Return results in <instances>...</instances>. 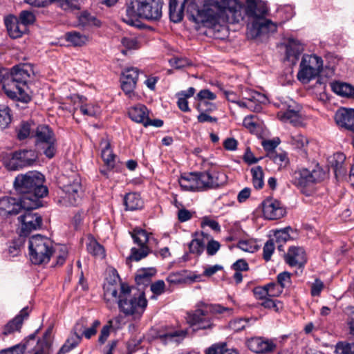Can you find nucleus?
<instances>
[{
  "instance_id": "nucleus-13",
  "label": "nucleus",
  "mask_w": 354,
  "mask_h": 354,
  "mask_svg": "<svg viewBox=\"0 0 354 354\" xmlns=\"http://www.w3.org/2000/svg\"><path fill=\"white\" fill-rule=\"evenodd\" d=\"M32 209H23L21 214L17 218L18 222L21 225V236H26L32 230H37L41 227V216L37 213H32Z\"/></svg>"
},
{
  "instance_id": "nucleus-47",
  "label": "nucleus",
  "mask_w": 354,
  "mask_h": 354,
  "mask_svg": "<svg viewBox=\"0 0 354 354\" xmlns=\"http://www.w3.org/2000/svg\"><path fill=\"white\" fill-rule=\"evenodd\" d=\"M336 354H354V342H339L335 346Z\"/></svg>"
},
{
  "instance_id": "nucleus-50",
  "label": "nucleus",
  "mask_w": 354,
  "mask_h": 354,
  "mask_svg": "<svg viewBox=\"0 0 354 354\" xmlns=\"http://www.w3.org/2000/svg\"><path fill=\"white\" fill-rule=\"evenodd\" d=\"M169 62L172 67L176 69H180L192 64V62L188 59L182 57H174L169 59Z\"/></svg>"
},
{
  "instance_id": "nucleus-59",
  "label": "nucleus",
  "mask_w": 354,
  "mask_h": 354,
  "mask_svg": "<svg viewBox=\"0 0 354 354\" xmlns=\"http://www.w3.org/2000/svg\"><path fill=\"white\" fill-rule=\"evenodd\" d=\"M121 43L127 50L138 49L139 48V44L135 37H124L122 39Z\"/></svg>"
},
{
  "instance_id": "nucleus-40",
  "label": "nucleus",
  "mask_w": 354,
  "mask_h": 354,
  "mask_svg": "<svg viewBox=\"0 0 354 354\" xmlns=\"http://www.w3.org/2000/svg\"><path fill=\"white\" fill-rule=\"evenodd\" d=\"M66 39L75 46H81L87 41V37L76 31L69 32L66 35Z\"/></svg>"
},
{
  "instance_id": "nucleus-21",
  "label": "nucleus",
  "mask_w": 354,
  "mask_h": 354,
  "mask_svg": "<svg viewBox=\"0 0 354 354\" xmlns=\"http://www.w3.org/2000/svg\"><path fill=\"white\" fill-rule=\"evenodd\" d=\"M303 50V45L299 41L294 38L288 39L286 44V59L287 61L295 64Z\"/></svg>"
},
{
  "instance_id": "nucleus-12",
  "label": "nucleus",
  "mask_w": 354,
  "mask_h": 354,
  "mask_svg": "<svg viewBox=\"0 0 354 354\" xmlns=\"http://www.w3.org/2000/svg\"><path fill=\"white\" fill-rule=\"evenodd\" d=\"M284 102L277 113L278 118L294 126L299 125L301 123V106L290 98H287Z\"/></svg>"
},
{
  "instance_id": "nucleus-29",
  "label": "nucleus",
  "mask_w": 354,
  "mask_h": 354,
  "mask_svg": "<svg viewBox=\"0 0 354 354\" xmlns=\"http://www.w3.org/2000/svg\"><path fill=\"white\" fill-rule=\"evenodd\" d=\"M187 335V331L184 330H170L164 333L159 334V338L165 343L179 342Z\"/></svg>"
},
{
  "instance_id": "nucleus-8",
  "label": "nucleus",
  "mask_w": 354,
  "mask_h": 354,
  "mask_svg": "<svg viewBox=\"0 0 354 354\" xmlns=\"http://www.w3.org/2000/svg\"><path fill=\"white\" fill-rule=\"evenodd\" d=\"M28 248L30 259L32 263L37 265L48 263L55 252L53 241L39 234L30 238Z\"/></svg>"
},
{
  "instance_id": "nucleus-37",
  "label": "nucleus",
  "mask_w": 354,
  "mask_h": 354,
  "mask_svg": "<svg viewBox=\"0 0 354 354\" xmlns=\"http://www.w3.org/2000/svg\"><path fill=\"white\" fill-rule=\"evenodd\" d=\"M88 252L92 255L103 259L105 257V251L102 245L97 243L93 238H90L86 244Z\"/></svg>"
},
{
  "instance_id": "nucleus-18",
  "label": "nucleus",
  "mask_w": 354,
  "mask_h": 354,
  "mask_svg": "<svg viewBox=\"0 0 354 354\" xmlns=\"http://www.w3.org/2000/svg\"><path fill=\"white\" fill-rule=\"evenodd\" d=\"M284 259L286 263L291 267L301 268L306 263V252L301 247H290Z\"/></svg>"
},
{
  "instance_id": "nucleus-9",
  "label": "nucleus",
  "mask_w": 354,
  "mask_h": 354,
  "mask_svg": "<svg viewBox=\"0 0 354 354\" xmlns=\"http://www.w3.org/2000/svg\"><path fill=\"white\" fill-rule=\"evenodd\" d=\"M32 137L36 138L38 151L50 159L55 156L57 151V140L53 131L48 126H38Z\"/></svg>"
},
{
  "instance_id": "nucleus-28",
  "label": "nucleus",
  "mask_w": 354,
  "mask_h": 354,
  "mask_svg": "<svg viewBox=\"0 0 354 354\" xmlns=\"http://www.w3.org/2000/svg\"><path fill=\"white\" fill-rule=\"evenodd\" d=\"M209 176L210 188H216L224 185L227 181V176L222 171L215 169H210L206 171Z\"/></svg>"
},
{
  "instance_id": "nucleus-42",
  "label": "nucleus",
  "mask_w": 354,
  "mask_h": 354,
  "mask_svg": "<svg viewBox=\"0 0 354 354\" xmlns=\"http://www.w3.org/2000/svg\"><path fill=\"white\" fill-rule=\"evenodd\" d=\"M260 305L265 308L272 310L277 313L281 312L283 309V304L278 299L268 298L261 301Z\"/></svg>"
},
{
  "instance_id": "nucleus-10",
  "label": "nucleus",
  "mask_w": 354,
  "mask_h": 354,
  "mask_svg": "<svg viewBox=\"0 0 354 354\" xmlns=\"http://www.w3.org/2000/svg\"><path fill=\"white\" fill-rule=\"evenodd\" d=\"M36 151L23 149L14 152L11 158L4 160V165L8 170H18L32 165L37 160Z\"/></svg>"
},
{
  "instance_id": "nucleus-58",
  "label": "nucleus",
  "mask_w": 354,
  "mask_h": 354,
  "mask_svg": "<svg viewBox=\"0 0 354 354\" xmlns=\"http://www.w3.org/2000/svg\"><path fill=\"white\" fill-rule=\"evenodd\" d=\"M216 98V94L209 89H202L196 95V99L201 102H207V100H214Z\"/></svg>"
},
{
  "instance_id": "nucleus-17",
  "label": "nucleus",
  "mask_w": 354,
  "mask_h": 354,
  "mask_svg": "<svg viewBox=\"0 0 354 354\" xmlns=\"http://www.w3.org/2000/svg\"><path fill=\"white\" fill-rule=\"evenodd\" d=\"M262 207L263 216L268 220L279 219L286 214L280 202L272 198H268L263 201Z\"/></svg>"
},
{
  "instance_id": "nucleus-62",
  "label": "nucleus",
  "mask_w": 354,
  "mask_h": 354,
  "mask_svg": "<svg viewBox=\"0 0 354 354\" xmlns=\"http://www.w3.org/2000/svg\"><path fill=\"white\" fill-rule=\"evenodd\" d=\"M11 122V117L9 114V109L5 108L0 110V127L6 128Z\"/></svg>"
},
{
  "instance_id": "nucleus-5",
  "label": "nucleus",
  "mask_w": 354,
  "mask_h": 354,
  "mask_svg": "<svg viewBox=\"0 0 354 354\" xmlns=\"http://www.w3.org/2000/svg\"><path fill=\"white\" fill-rule=\"evenodd\" d=\"M162 0H129L122 20L132 26H137V17L149 21L159 20L162 17Z\"/></svg>"
},
{
  "instance_id": "nucleus-27",
  "label": "nucleus",
  "mask_w": 354,
  "mask_h": 354,
  "mask_svg": "<svg viewBox=\"0 0 354 354\" xmlns=\"http://www.w3.org/2000/svg\"><path fill=\"white\" fill-rule=\"evenodd\" d=\"M178 183L185 191L199 192L196 173H190L180 176Z\"/></svg>"
},
{
  "instance_id": "nucleus-49",
  "label": "nucleus",
  "mask_w": 354,
  "mask_h": 354,
  "mask_svg": "<svg viewBox=\"0 0 354 354\" xmlns=\"http://www.w3.org/2000/svg\"><path fill=\"white\" fill-rule=\"evenodd\" d=\"M199 191L207 190L210 188L209 176L206 171L196 173Z\"/></svg>"
},
{
  "instance_id": "nucleus-43",
  "label": "nucleus",
  "mask_w": 354,
  "mask_h": 354,
  "mask_svg": "<svg viewBox=\"0 0 354 354\" xmlns=\"http://www.w3.org/2000/svg\"><path fill=\"white\" fill-rule=\"evenodd\" d=\"M289 142L297 149H302L308 145V140L301 133H295L290 135Z\"/></svg>"
},
{
  "instance_id": "nucleus-23",
  "label": "nucleus",
  "mask_w": 354,
  "mask_h": 354,
  "mask_svg": "<svg viewBox=\"0 0 354 354\" xmlns=\"http://www.w3.org/2000/svg\"><path fill=\"white\" fill-rule=\"evenodd\" d=\"M299 68L321 73L323 68V60L315 54H305L301 58Z\"/></svg>"
},
{
  "instance_id": "nucleus-46",
  "label": "nucleus",
  "mask_w": 354,
  "mask_h": 354,
  "mask_svg": "<svg viewBox=\"0 0 354 354\" xmlns=\"http://www.w3.org/2000/svg\"><path fill=\"white\" fill-rule=\"evenodd\" d=\"M32 123L22 122L17 132V137L19 140L27 138L29 136L34 134V130L31 127Z\"/></svg>"
},
{
  "instance_id": "nucleus-36",
  "label": "nucleus",
  "mask_w": 354,
  "mask_h": 354,
  "mask_svg": "<svg viewBox=\"0 0 354 354\" xmlns=\"http://www.w3.org/2000/svg\"><path fill=\"white\" fill-rule=\"evenodd\" d=\"M133 242L140 247H148L147 243L149 241L148 233L142 229H134L131 232Z\"/></svg>"
},
{
  "instance_id": "nucleus-14",
  "label": "nucleus",
  "mask_w": 354,
  "mask_h": 354,
  "mask_svg": "<svg viewBox=\"0 0 354 354\" xmlns=\"http://www.w3.org/2000/svg\"><path fill=\"white\" fill-rule=\"evenodd\" d=\"M23 209L30 208L26 207L21 198L17 199L12 196H3L0 198V217L17 215Z\"/></svg>"
},
{
  "instance_id": "nucleus-63",
  "label": "nucleus",
  "mask_w": 354,
  "mask_h": 354,
  "mask_svg": "<svg viewBox=\"0 0 354 354\" xmlns=\"http://www.w3.org/2000/svg\"><path fill=\"white\" fill-rule=\"evenodd\" d=\"M280 143L279 138H274L272 140H263L262 142V145L263 147V149L268 151V153H270L271 151H275V148L279 145Z\"/></svg>"
},
{
  "instance_id": "nucleus-52",
  "label": "nucleus",
  "mask_w": 354,
  "mask_h": 354,
  "mask_svg": "<svg viewBox=\"0 0 354 354\" xmlns=\"http://www.w3.org/2000/svg\"><path fill=\"white\" fill-rule=\"evenodd\" d=\"M19 21L26 27L27 25L34 23L35 21V16L34 13L30 10H23L19 15Z\"/></svg>"
},
{
  "instance_id": "nucleus-64",
  "label": "nucleus",
  "mask_w": 354,
  "mask_h": 354,
  "mask_svg": "<svg viewBox=\"0 0 354 354\" xmlns=\"http://www.w3.org/2000/svg\"><path fill=\"white\" fill-rule=\"evenodd\" d=\"M196 108L198 111H205L209 113L216 109V106L215 104L209 102H201L197 104Z\"/></svg>"
},
{
  "instance_id": "nucleus-25",
  "label": "nucleus",
  "mask_w": 354,
  "mask_h": 354,
  "mask_svg": "<svg viewBox=\"0 0 354 354\" xmlns=\"http://www.w3.org/2000/svg\"><path fill=\"white\" fill-rule=\"evenodd\" d=\"M102 147L101 157L109 169H113L115 167V155L113 153L111 148L110 142L106 139H102L100 142Z\"/></svg>"
},
{
  "instance_id": "nucleus-57",
  "label": "nucleus",
  "mask_w": 354,
  "mask_h": 354,
  "mask_svg": "<svg viewBox=\"0 0 354 354\" xmlns=\"http://www.w3.org/2000/svg\"><path fill=\"white\" fill-rule=\"evenodd\" d=\"M274 250V243L272 239H269L265 243L263 248V259L268 261Z\"/></svg>"
},
{
  "instance_id": "nucleus-31",
  "label": "nucleus",
  "mask_w": 354,
  "mask_h": 354,
  "mask_svg": "<svg viewBox=\"0 0 354 354\" xmlns=\"http://www.w3.org/2000/svg\"><path fill=\"white\" fill-rule=\"evenodd\" d=\"M243 98L250 104H259L261 106L262 104H265L268 101L265 95L251 89H246L243 93Z\"/></svg>"
},
{
  "instance_id": "nucleus-38",
  "label": "nucleus",
  "mask_w": 354,
  "mask_h": 354,
  "mask_svg": "<svg viewBox=\"0 0 354 354\" xmlns=\"http://www.w3.org/2000/svg\"><path fill=\"white\" fill-rule=\"evenodd\" d=\"M252 183L256 189H261L263 187V171L261 166H256L251 169Z\"/></svg>"
},
{
  "instance_id": "nucleus-54",
  "label": "nucleus",
  "mask_w": 354,
  "mask_h": 354,
  "mask_svg": "<svg viewBox=\"0 0 354 354\" xmlns=\"http://www.w3.org/2000/svg\"><path fill=\"white\" fill-rule=\"evenodd\" d=\"M277 283L283 289L291 285V274L288 272H283L277 275Z\"/></svg>"
},
{
  "instance_id": "nucleus-15",
  "label": "nucleus",
  "mask_w": 354,
  "mask_h": 354,
  "mask_svg": "<svg viewBox=\"0 0 354 354\" xmlns=\"http://www.w3.org/2000/svg\"><path fill=\"white\" fill-rule=\"evenodd\" d=\"M246 345L251 351L257 354L272 353L277 348L274 340L263 337L249 338L246 341Z\"/></svg>"
},
{
  "instance_id": "nucleus-53",
  "label": "nucleus",
  "mask_w": 354,
  "mask_h": 354,
  "mask_svg": "<svg viewBox=\"0 0 354 354\" xmlns=\"http://www.w3.org/2000/svg\"><path fill=\"white\" fill-rule=\"evenodd\" d=\"M266 286L269 297H279L283 292V289L277 282H270Z\"/></svg>"
},
{
  "instance_id": "nucleus-4",
  "label": "nucleus",
  "mask_w": 354,
  "mask_h": 354,
  "mask_svg": "<svg viewBox=\"0 0 354 354\" xmlns=\"http://www.w3.org/2000/svg\"><path fill=\"white\" fill-rule=\"evenodd\" d=\"M31 74H33V71L30 65L14 66L10 76L3 81L2 85V88L7 96L22 102H28L31 97L28 93V82Z\"/></svg>"
},
{
  "instance_id": "nucleus-33",
  "label": "nucleus",
  "mask_w": 354,
  "mask_h": 354,
  "mask_svg": "<svg viewBox=\"0 0 354 354\" xmlns=\"http://www.w3.org/2000/svg\"><path fill=\"white\" fill-rule=\"evenodd\" d=\"M333 92L340 96L354 99V87L348 84L333 82Z\"/></svg>"
},
{
  "instance_id": "nucleus-19",
  "label": "nucleus",
  "mask_w": 354,
  "mask_h": 354,
  "mask_svg": "<svg viewBox=\"0 0 354 354\" xmlns=\"http://www.w3.org/2000/svg\"><path fill=\"white\" fill-rule=\"evenodd\" d=\"M138 80V70L136 68H129L122 73L121 87L126 94H131Z\"/></svg>"
},
{
  "instance_id": "nucleus-55",
  "label": "nucleus",
  "mask_w": 354,
  "mask_h": 354,
  "mask_svg": "<svg viewBox=\"0 0 354 354\" xmlns=\"http://www.w3.org/2000/svg\"><path fill=\"white\" fill-rule=\"evenodd\" d=\"M205 354H238V353L234 350L213 345L207 349Z\"/></svg>"
},
{
  "instance_id": "nucleus-22",
  "label": "nucleus",
  "mask_w": 354,
  "mask_h": 354,
  "mask_svg": "<svg viewBox=\"0 0 354 354\" xmlns=\"http://www.w3.org/2000/svg\"><path fill=\"white\" fill-rule=\"evenodd\" d=\"M5 25L10 37L17 39L21 37L27 30V27L21 24L17 18L9 16L5 19Z\"/></svg>"
},
{
  "instance_id": "nucleus-56",
  "label": "nucleus",
  "mask_w": 354,
  "mask_h": 354,
  "mask_svg": "<svg viewBox=\"0 0 354 354\" xmlns=\"http://www.w3.org/2000/svg\"><path fill=\"white\" fill-rule=\"evenodd\" d=\"M229 326L235 332H239L245 329L248 326V320L241 318L236 319L231 321Z\"/></svg>"
},
{
  "instance_id": "nucleus-7",
  "label": "nucleus",
  "mask_w": 354,
  "mask_h": 354,
  "mask_svg": "<svg viewBox=\"0 0 354 354\" xmlns=\"http://www.w3.org/2000/svg\"><path fill=\"white\" fill-rule=\"evenodd\" d=\"M232 308H225L221 305H212L201 303L194 313L189 315V322L196 327L194 330L210 328L213 326L212 314H222L225 312L231 313Z\"/></svg>"
},
{
  "instance_id": "nucleus-26",
  "label": "nucleus",
  "mask_w": 354,
  "mask_h": 354,
  "mask_svg": "<svg viewBox=\"0 0 354 354\" xmlns=\"http://www.w3.org/2000/svg\"><path fill=\"white\" fill-rule=\"evenodd\" d=\"M129 118L134 122L142 123L143 125L149 117V110L146 106L138 104L131 107L128 111Z\"/></svg>"
},
{
  "instance_id": "nucleus-30",
  "label": "nucleus",
  "mask_w": 354,
  "mask_h": 354,
  "mask_svg": "<svg viewBox=\"0 0 354 354\" xmlns=\"http://www.w3.org/2000/svg\"><path fill=\"white\" fill-rule=\"evenodd\" d=\"M124 205L126 210L133 211L142 208L143 201L138 194L129 193L124 198Z\"/></svg>"
},
{
  "instance_id": "nucleus-24",
  "label": "nucleus",
  "mask_w": 354,
  "mask_h": 354,
  "mask_svg": "<svg viewBox=\"0 0 354 354\" xmlns=\"http://www.w3.org/2000/svg\"><path fill=\"white\" fill-rule=\"evenodd\" d=\"M30 311V310L28 307L24 308L19 312V315L5 326L3 334L8 335L15 331H19L21 328L24 320L28 318Z\"/></svg>"
},
{
  "instance_id": "nucleus-1",
  "label": "nucleus",
  "mask_w": 354,
  "mask_h": 354,
  "mask_svg": "<svg viewBox=\"0 0 354 354\" xmlns=\"http://www.w3.org/2000/svg\"><path fill=\"white\" fill-rule=\"evenodd\" d=\"M189 12L196 21L209 28L226 23H239L245 15L252 17L255 19L250 30L252 37L277 30L275 24L263 19L268 9L260 0H246L245 7L236 0H197L190 6Z\"/></svg>"
},
{
  "instance_id": "nucleus-20",
  "label": "nucleus",
  "mask_w": 354,
  "mask_h": 354,
  "mask_svg": "<svg viewBox=\"0 0 354 354\" xmlns=\"http://www.w3.org/2000/svg\"><path fill=\"white\" fill-rule=\"evenodd\" d=\"M337 124L350 131H354V109L341 108L335 113Z\"/></svg>"
},
{
  "instance_id": "nucleus-34",
  "label": "nucleus",
  "mask_w": 354,
  "mask_h": 354,
  "mask_svg": "<svg viewBox=\"0 0 354 354\" xmlns=\"http://www.w3.org/2000/svg\"><path fill=\"white\" fill-rule=\"evenodd\" d=\"M267 157L278 166V169L285 168L289 163L288 154L284 151H271L267 154Z\"/></svg>"
},
{
  "instance_id": "nucleus-3",
  "label": "nucleus",
  "mask_w": 354,
  "mask_h": 354,
  "mask_svg": "<svg viewBox=\"0 0 354 354\" xmlns=\"http://www.w3.org/2000/svg\"><path fill=\"white\" fill-rule=\"evenodd\" d=\"M44 176L36 171L18 175L14 181L16 192L22 195L26 207L37 209L42 206L41 198L48 194V189L44 186Z\"/></svg>"
},
{
  "instance_id": "nucleus-48",
  "label": "nucleus",
  "mask_w": 354,
  "mask_h": 354,
  "mask_svg": "<svg viewBox=\"0 0 354 354\" xmlns=\"http://www.w3.org/2000/svg\"><path fill=\"white\" fill-rule=\"evenodd\" d=\"M80 111L84 115L95 117L100 113V108L97 105L88 104L81 105Z\"/></svg>"
},
{
  "instance_id": "nucleus-16",
  "label": "nucleus",
  "mask_w": 354,
  "mask_h": 354,
  "mask_svg": "<svg viewBox=\"0 0 354 354\" xmlns=\"http://www.w3.org/2000/svg\"><path fill=\"white\" fill-rule=\"evenodd\" d=\"M196 1L197 0H169V13L171 21L174 23L180 22L183 18L185 6L187 4V12L189 16V19L196 24L204 26L202 23L196 21L192 16L191 12H189L190 6Z\"/></svg>"
},
{
  "instance_id": "nucleus-51",
  "label": "nucleus",
  "mask_w": 354,
  "mask_h": 354,
  "mask_svg": "<svg viewBox=\"0 0 354 354\" xmlns=\"http://www.w3.org/2000/svg\"><path fill=\"white\" fill-rule=\"evenodd\" d=\"M290 231H292L290 227L275 231L274 236L276 241L279 243H286L290 238Z\"/></svg>"
},
{
  "instance_id": "nucleus-32",
  "label": "nucleus",
  "mask_w": 354,
  "mask_h": 354,
  "mask_svg": "<svg viewBox=\"0 0 354 354\" xmlns=\"http://www.w3.org/2000/svg\"><path fill=\"white\" fill-rule=\"evenodd\" d=\"M346 156L342 153H333V169L335 175L337 180L343 178L346 173V169L343 167Z\"/></svg>"
},
{
  "instance_id": "nucleus-41",
  "label": "nucleus",
  "mask_w": 354,
  "mask_h": 354,
  "mask_svg": "<svg viewBox=\"0 0 354 354\" xmlns=\"http://www.w3.org/2000/svg\"><path fill=\"white\" fill-rule=\"evenodd\" d=\"M320 73L317 71H308L299 68L297 77L299 81L303 84H308L312 80L319 76Z\"/></svg>"
},
{
  "instance_id": "nucleus-35",
  "label": "nucleus",
  "mask_w": 354,
  "mask_h": 354,
  "mask_svg": "<svg viewBox=\"0 0 354 354\" xmlns=\"http://www.w3.org/2000/svg\"><path fill=\"white\" fill-rule=\"evenodd\" d=\"M82 336L72 333L57 354H65L75 348L81 342Z\"/></svg>"
},
{
  "instance_id": "nucleus-60",
  "label": "nucleus",
  "mask_w": 354,
  "mask_h": 354,
  "mask_svg": "<svg viewBox=\"0 0 354 354\" xmlns=\"http://www.w3.org/2000/svg\"><path fill=\"white\" fill-rule=\"evenodd\" d=\"M112 322L111 320H109L108 324L102 327L98 338V342L100 344H103L107 340L112 328Z\"/></svg>"
},
{
  "instance_id": "nucleus-45",
  "label": "nucleus",
  "mask_w": 354,
  "mask_h": 354,
  "mask_svg": "<svg viewBox=\"0 0 354 354\" xmlns=\"http://www.w3.org/2000/svg\"><path fill=\"white\" fill-rule=\"evenodd\" d=\"M149 253L148 247H140V248H132L129 259L133 261H138L146 257Z\"/></svg>"
},
{
  "instance_id": "nucleus-6",
  "label": "nucleus",
  "mask_w": 354,
  "mask_h": 354,
  "mask_svg": "<svg viewBox=\"0 0 354 354\" xmlns=\"http://www.w3.org/2000/svg\"><path fill=\"white\" fill-rule=\"evenodd\" d=\"M324 170L319 164L308 167H302L290 173V181L297 187L304 194L308 196V188L314 184L323 180L326 177Z\"/></svg>"
},
{
  "instance_id": "nucleus-11",
  "label": "nucleus",
  "mask_w": 354,
  "mask_h": 354,
  "mask_svg": "<svg viewBox=\"0 0 354 354\" xmlns=\"http://www.w3.org/2000/svg\"><path fill=\"white\" fill-rule=\"evenodd\" d=\"M81 190L80 177L77 174H73L68 182L63 186V196L59 202L64 206L77 205L80 201Z\"/></svg>"
},
{
  "instance_id": "nucleus-39",
  "label": "nucleus",
  "mask_w": 354,
  "mask_h": 354,
  "mask_svg": "<svg viewBox=\"0 0 354 354\" xmlns=\"http://www.w3.org/2000/svg\"><path fill=\"white\" fill-rule=\"evenodd\" d=\"M79 24L83 27L98 26L100 21L88 12H83L79 17Z\"/></svg>"
},
{
  "instance_id": "nucleus-61",
  "label": "nucleus",
  "mask_w": 354,
  "mask_h": 354,
  "mask_svg": "<svg viewBox=\"0 0 354 354\" xmlns=\"http://www.w3.org/2000/svg\"><path fill=\"white\" fill-rule=\"evenodd\" d=\"M253 292L255 298L260 299L262 301H264V299H268L270 298L268 297V290L266 285L263 286H257L254 288Z\"/></svg>"
},
{
  "instance_id": "nucleus-2",
  "label": "nucleus",
  "mask_w": 354,
  "mask_h": 354,
  "mask_svg": "<svg viewBox=\"0 0 354 354\" xmlns=\"http://www.w3.org/2000/svg\"><path fill=\"white\" fill-rule=\"evenodd\" d=\"M103 289L106 302L117 303L120 311L126 316L140 317L147 306L144 292H133L128 284L121 282L118 275L107 278Z\"/></svg>"
},
{
  "instance_id": "nucleus-44",
  "label": "nucleus",
  "mask_w": 354,
  "mask_h": 354,
  "mask_svg": "<svg viewBox=\"0 0 354 354\" xmlns=\"http://www.w3.org/2000/svg\"><path fill=\"white\" fill-rule=\"evenodd\" d=\"M189 252L200 256L204 249L205 243L203 239H194L189 244Z\"/></svg>"
}]
</instances>
